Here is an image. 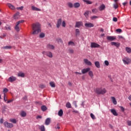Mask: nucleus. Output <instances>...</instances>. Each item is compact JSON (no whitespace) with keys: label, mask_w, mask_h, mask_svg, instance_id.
I'll list each match as a JSON object with an SVG mask.
<instances>
[{"label":"nucleus","mask_w":131,"mask_h":131,"mask_svg":"<svg viewBox=\"0 0 131 131\" xmlns=\"http://www.w3.org/2000/svg\"><path fill=\"white\" fill-rule=\"evenodd\" d=\"M32 28L33 30L32 34H38L39 32H41L40 25L38 23L33 24L32 26Z\"/></svg>","instance_id":"nucleus-1"},{"label":"nucleus","mask_w":131,"mask_h":131,"mask_svg":"<svg viewBox=\"0 0 131 131\" xmlns=\"http://www.w3.org/2000/svg\"><path fill=\"white\" fill-rule=\"evenodd\" d=\"M95 92L97 95H104V94L107 93V91L105 89L97 88L95 90Z\"/></svg>","instance_id":"nucleus-2"},{"label":"nucleus","mask_w":131,"mask_h":131,"mask_svg":"<svg viewBox=\"0 0 131 131\" xmlns=\"http://www.w3.org/2000/svg\"><path fill=\"white\" fill-rule=\"evenodd\" d=\"M42 54H43V55H46V56H47V57H49V58L53 57V53L50 51H42Z\"/></svg>","instance_id":"nucleus-3"},{"label":"nucleus","mask_w":131,"mask_h":131,"mask_svg":"<svg viewBox=\"0 0 131 131\" xmlns=\"http://www.w3.org/2000/svg\"><path fill=\"white\" fill-rule=\"evenodd\" d=\"M4 125L5 127H7L8 128H12L13 127V124L8 122H4Z\"/></svg>","instance_id":"nucleus-4"},{"label":"nucleus","mask_w":131,"mask_h":131,"mask_svg":"<svg viewBox=\"0 0 131 131\" xmlns=\"http://www.w3.org/2000/svg\"><path fill=\"white\" fill-rule=\"evenodd\" d=\"M16 79L17 78L15 77L12 76L8 78V81L10 82H13L16 81Z\"/></svg>","instance_id":"nucleus-5"},{"label":"nucleus","mask_w":131,"mask_h":131,"mask_svg":"<svg viewBox=\"0 0 131 131\" xmlns=\"http://www.w3.org/2000/svg\"><path fill=\"white\" fill-rule=\"evenodd\" d=\"M61 24H62V18H59L57 20V24L56 25L57 28H59Z\"/></svg>","instance_id":"nucleus-6"},{"label":"nucleus","mask_w":131,"mask_h":131,"mask_svg":"<svg viewBox=\"0 0 131 131\" xmlns=\"http://www.w3.org/2000/svg\"><path fill=\"white\" fill-rule=\"evenodd\" d=\"M100 47V45L95 43V42H92L91 45V48H99Z\"/></svg>","instance_id":"nucleus-7"},{"label":"nucleus","mask_w":131,"mask_h":131,"mask_svg":"<svg viewBox=\"0 0 131 131\" xmlns=\"http://www.w3.org/2000/svg\"><path fill=\"white\" fill-rule=\"evenodd\" d=\"M47 48L48 50H54V49H55V46H54V45H53L48 43V44L47 45Z\"/></svg>","instance_id":"nucleus-8"},{"label":"nucleus","mask_w":131,"mask_h":131,"mask_svg":"<svg viewBox=\"0 0 131 131\" xmlns=\"http://www.w3.org/2000/svg\"><path fill=\"white\" fill-rule=\"evenodd\" d=\"M91 70V68H88L86 69H83L82 71L81 72L82 74H85V73L89 72V71Z\"/></svg>","instance_id":"nucleus-9"},{"label":"nucleus","mask_w":131,"mask_h":131,"mask_svg":"<svg viewBox=\"0 0 131 131\" xmlns=\"http://www.w3.org/2000/svg\"><path fill=\"white\" fill-rule=\"evenodd\" d=\"M122 61L124 64H126L127 65L130 63V59L128 58H125L124 59H122Z\"/></svg>","instance_id":"nucleus-10"},{"label":"nucleus","mask_w":131,"mask_h":131,"mask_svg":"<svg viewBox=\"0 0 131 131\" xmlns=\"http://www.w3.org/2000/svg\"><path fill=\"white\" fill-rule=\"evenodd\" d=\"M83 61L86 65H88V66H92V62L90 61V60H89L88 59H84Z\"/></svg>","instance_id":"nucleus-11"},{"label":"nucleus","mask_w":131,"mask_h":131,"mask_svg":"<svg viewBox=\"0 0 131 131\" xmlns=\"http://www.w3.org/2000/svg\"><path fill=\"white\" fill-rule=\"evenodd\" d=\"M112 46H115L116 48H119L120 47V43L116 42H111Z\"/></svg>","instance_id":"nucleus-12"},{"label":"nucleus","mask_w":131,"mask_h":131,"mask_svg":"<svg viewBox=\"0 0 131 131\" xmlns=\"http://www.w3.org/2000/svg\"><path fill=\"white\" fill-rule=\"evenodd\" d=\"M116 39V38L114 36H108L106 37V39H107V40H110L111 41H113V40H114V39Z\"/></svg>","instance_id":"nucleus-13"},{"label":"nucleus","mask_w":131,"mask_h":131,"mask_svg":"<svg viewBox=\"0 0 131 131\" xmlns=\"http://www.w3.org/2000/svg\"><path fill=\"white\" fill-rule=\"evenodd\" d=\"M31 9L32 11H36L37 12H40L41 11V9L37 8L35 6H31Z\"/></svg>","instance_id":"nucleus-14"},{"label":"nucleus","mask_w":131,"mask_h":131,"mask_svg":"<svg viewBox=\"0 0 131 131\" xmlns=\"http://www.w3.org/2000/svg\"><path fill=\"white\" fill-rule=\"evenodd\" d=\"M85 27L91 28V27H94V24L89 23H85Z\"/></svg>","instance_id":"nucleus-15"},{"label":"nucleus","mask_w":131,"mask_h":131,"mask_svg":"<svg viewBox=\"0 0 131 131\" xmlns=\"http://www.w3.org/2000/svg\"><path fill=\"white\" fill-rule=\"evenodd\" d=\"M20 17V12H17L13 16L14 19H18Z\"/></svg>","instance_id":"nucleus-16"},{"label":"nucleus","mask_w":131,"mask_h":131,"mask_svg":"<svg viewBox=\"0 0 131 131\" xmlns=\"http://www.w3.org/2000/svg\"><path fill=\"white\" fill-rule=\"evenodd\" d=\"M111 112L114 115V116H118V114L116 112V111L114 109L111 110Z\"/></svg>","instance_id":"nucleus-17"},{"label":"nucleus","mask_w":131,"mask_h":131,"mask_svg":"<svg viewBox=\"0 0 131 131\" xmlns=\"http://www.w3.org/2000/svg\"><path fill=\"white\" fill-rule=\"evenodd\" d=\"M82 24V22L81 21H77L76 23V25L75 26V27H77L78 28H79V27H81V26Z\"/></svg>","instance_id":"nucleus-18"},{"label":"nucleus","mask_w":131,"mask_h":131,"mask_svg":"<svg viewBox=\"0 0 131 131\" xmlns=\"http://www.w3.org/2000/svg\"><path fill=\"white\" fill-rule=\"evenodd\" d=\"M51 123V119L50 118H48L46 120H45V125H49Z\"/></svg>","instance_id":"nucleus-19"},{"label":"nucleus","mask_w":131,"mask_h":131,"mask_svg":"<svg viewBox=\"0 0 131 131\" xmlns=\"http://www.w3.org/2000/svg\"><path fill=\"white\" fill-rule=\"evenodd\" d=\"M17 76H18V77H25V74H24V73L19 72L17 74Z\"/></svg>","instance_id":"nucleus-20"},{"label":"nucleus","mask_w":131,"mask_h":131,"mask_svg":"<svg viewBox=\"0 0 131 131\" xmlns=\"http://www.w3.org/2000/svg\"><path fill=\"white\" fill-rule=\"evenodd\" d=\"M7 6L9 9H11V10H15V6H14L13 5L11 4H8Z\"/></svg>","instance_id":"nucleus-21"},{"label":"nucleus","mask_w":131,"mask_h":131,"mask_svg":"<svg viewBox=\"0 0 131 131\" xmlns=\"http://www.w3.org/2000/svg\"><path fill=\"white\" fill-rule=\"evenodd\" d=\"M41 110L45 112V111H46V110H48V107L46 105H42L41 106Z\"/></svg>","instance_id":"nucleus-22"},{"label":"nucleus","mask_w":131,"mask_h":131,"mask_svg":"<svg viewBox=\"0 0 131 131\" xmlns=\"http://www.w3.org/2000/svg\"><path fill=\"white\" fill-rule=\"evenodd\" d=\"M12 48H13L12 46H6L2 47V49H4V50H11Z\"/></svg>","instance_id":"nucleus-23"},{"label":"nucleus","mask_w":131,"mask_h":131,"mask_svg":"<svg viewBox=\"0 0 131 131\" xmlns=\"http://www.w3.org/2000/svg\"><path fill=\"white\" fill-rule=\"evenodd\" d=\"M75 34L76 36H79V35H80V31H79V29H76Z\"/></svg>","instance_id":"nucleus-24"},{"label":"nucleus","mask_w":131,"mask_h":131,"mask_svg":"<svg viewBox=\"0 0 131 131\" xmlns=\"http://www.w3.org/2000/svg\"><path fill=\"white\" fill-rule=\"evenodd\" d=\"M74 7L77 9V8H79L80 7V4L79 3H76L74 4Z\"/></svg>","instance_id":"nucleus-25"},{"label":"nucleus","mask_w":131,"mask_h":131,"mask_svg":"<svg viewBox=\"0 0 131 131\" xmlns=\"http://www.w3.org/2000/svg\"><path fill=\"white\" fill-rule=\"evenodd\" d=\"M89 75L90 76L91 78H94V73H93V71H90L89 72Z\"/></svg>","instance_id":"nucleus-26"},{"label":"nucleus","mask_w":131,"mask_h":131,"mask_svg":"<svg viewBox=\"0 0 131 131\" xmlns=\"http://www.w3.org/2000/svg\"><path fill=\"white\" fill-rule=\"evenodd\" d=\"M111 99L112 100L113 104H114V105H116V104H117V101H116V99H115V97H112Z\"/></svg>","instance_id":"nucleus-27"},{"label":"nucleus","mask_w":131,"mask_h":131,"mask_svg":"<svg viewBox=\"0 0 131 131\" xmlns=\"http://www.w3.org/2000/svg\"><path fill=\"white\" fill-rule=\"evenodd\" d=\"M105 8V5L104 4L101 5L99 8V11H103V10H104Z\"/></svg>","instance_id":"nucleus-28"},{"label":"nucleus","mask_w":131,"mask_h":131,"mask_svg":"<svg viewBox=\"0 0 131 131\" xmlns=\"http://www.w3.org/2000/svg\"><path fill=\"white\" fill-rule=\"evenodd\" d=\"M58 116H60V117L63 116V110L62 109L58 111Z\"/></svg>","instance_id":"nucleus-29"},{"label":"nucleus","mask_w":131,"mask_h":131,"mask_svg":"<svg viewBox=\"0 0 131 131\" xmlns=\"http://www.w3.org/2000/svg\"><path fill=\"white\" fill-rule=\"evenodd\" d=\"M39 128L41 131H46V128H45V125H43L39 126Z\"/></svg>","instance_id":"nucleus-30"},{"label":"nucleus","mask_w":131,"mask_h":131,"mask_svg":"<svg viewBox=\"0 0 131 131\" xmlns=\"http://www.w3.org/2000/svg\"><path fill=\"white\" fill-rule=\"evenodd\" d=\"M95 65L97 68H100V67H101V66H100V62L99 61L95 62Z\"/></svg>","instance_id":"nucleus-31"},{"label":"nucleus","mask_w":131,"mask_h":131,"mask_svg":"<svg viewBox=\"0 0 131 131\" xmlns=\"http://www.w3.org/2000/svg\"><path fill=\"white\" fill-rule=\"evenodd\" d=\"M83 2H84V3H86L87 5H92V4H93V2L89 0H83Z\"/></svg>","instance_id":"nucleus-32"},{"label":"nucleus","mask_w":131,"mask_h":131,"mask_svg":"<svg viewBox=\"0 0 131 131\" xmlns=\"http://www.w3.org/2000/svg\"><path fill=\"white\" fill-rule=\"evenodd\" d=\"M20 116H21V117H25L26 116V113L24 111L21 112Z\"/></svg>","instance_id":"nucleus-33"},{"label":"nucleus","mask_w":131,"mask_h":131,"mask_svg":"<svg viewBox=\"0 0 131 131\" xmlns=\"http://www.w3.org/2000/svg\"><path fill=\"white\" fill-rule=\"evenodd\" d=\"M15 30L17 32H19V31H20V29L19 28V25H17L15 26Z\"/></svg>","instance_id":"nucleus-34"},{"label":"nucleus","mask_w":131,"mask_h":131,"mask_svg":"<svg viewBox=\"0 0 131 131\" xmlns=\"http://www.w3.org/2000/svg\"><path fill=\"white\" fill-rule=\"evenodd\" d=\"M7 109V105H3L2 107V113H5V110Z\"/></svg>","instance_id":"nucleus-35"},{"label":"nucleus","mask_w":131,"mask_h":131,"mask_svg":"<svg viewBox=\"0 0 131 131\" xmlns=\"http://www.w3.org/2000/svg\"><path fill=\"white\" fill-rule=\"evenodd\" d=\"M10 122H12V123H17V120L16 119H10Z\"/></svg>","instance_id":"nucleus-36"},{"label":"nucleus","mask_w":131,"mask_h":131,"mask_svg":"<svg viewBox=\"0 0 131 131\" xmlns=\"http://www.w3.org/2000/svg\"><path fill=\"white\" fill-rule=\"evenodd\" d=\"M50 85L51 88H56V84H55V83H54V82H50Z\"/></svg>","instance_id":"nucleus-37"},{"label":"nucleus","mask_w":131,"mask_h":131,"mask_svg":"<svg viewBox=\"0 0 131 131\" xmlns=\"http://www.w3.org/2000/svg\"><path fill=\"white\" fill-rule=\"evenodd\" d=\"M45 36H46V34H45V33H41L39 34V37L40 38H43V37H45Z\"/></svg>","instance_id":"nucleus-38"},{"label":"nucleus","mask_w":131,"mask_h":131,"mask_svg":"<svg viewBox=\"0 0 131 131\" xmlns=\"http://www.w3.org/2000/svg\"><path fill=\"white\" fill-rule=\"evenodd\" d=\"M68 6L69 8H73L74 6L73 4H72L71 2H69L68 3Z\"/></svg>","instance_id":"nucleus-39"},{"label":"nucleus","mask_w":131,"mask_h":131,"mask_svg":"<svg viewBox=\"0 0 131 131\" xmlns=\"http://www.w3.org/2000/svg\"><path fill=\"white\" fill-rule=\"evenodd\" d=\"M8 92H9V90L7 88H4L3 90V93L4 95H6V93H8Z\"/></svg>","instance_id":"nucleus-40"},{"label":"nucleus","mask_w":131,"mask_h":131,"mask_svg":"<svg viewBox=\"0 0 131 131\" xmlns=\"http://www.w3.org/2000/svg\"><path fill=\"white\" fill-rule=\"evenodd\" d=\"M67 108H71V103L70 102H67L66 104Z\"/></svg>","instance_id":"nucleus-41"},{"label":"nucleus","mask_w":131,"mask_h":131,"mask_svg":"<svg viewBox=\"0 0 131 131\" xmlns=\"http://www.w3.org/2000/svg\"><path fill=\"white\" fill-rule=\"evenodd\" d=\"M98 10L97 9H94L92 10V13H93V14H97V13H98Z\"/></svg>","instance_id":"nucleus-42"},{"label":"nucleus","mask_w":131,"mask_h":131,"mask_svg":"<svg viewBox=\"0 0 131 131\" xmlns=\"http://www.w3.org/2000/svg\"><path fill=\"white\" fill-rule=\"evenodd\" d=\"M125 50L126 51L127 53H131V49L128 47H126L125 48Z\"/></svg>","instance_id":"nucleus-43"},{"label":"nucleus","mask_w":131,"mask_h":131,"mask_svg":"<svg viewBox=\"0 0 131 131\" xmlns=\"http://www.w3.org/2000/svg\"><path fill=\"white\" fill-rule=\"evenodd\" d=\"M69 46H75V44L74 43V42L70 41L68 42Z\"/></svg>","instance_id":"nucleus-44"},{"label":"nucleus","mask_w":131,"mask_h":131,"mask_svg":"<svg viewBox=\"0 0 131 131\" xmlns=\"http://www.w3.org/2000/svg\"><path fill=\"white\" fill-rule=\"evenodd\" d=\"M89 14H90V11H86L84 13V16L86 17H88V16H89Z\"/></svg>","instance_id":"nucleus-45"},{"label":"nucleus","mask_w":131,"mask_h":131,"mask_svg":"<svg viewBox=\"0 0 131 131\" xmlns=\"http://www.w3.org/2000/svg\"><path fill=\"white\" fill-rule=\"evenodd\" d=\"M16 10H17L18 11H19V10H20V11H23V9H24V7L21 6L20 7H17L16 8Z\"/></svg>","instance_id":"nucleus-46"},{"label":"nucleus","mask_w":131,"mask_h":131,"mask_svg":"<svg viewBox=\"0 0 131 131\" xmlns=\"http://www.w3.org/2000/svg\"><path fill=\"white\" fill-rule=\"evenodd\" d=\"M68 52H69V54H73V53H74V50H73L72 49H70L68 50Z\"/></svg>","instance_id":"nucleus-47"},{"label":"nucleus","mask_w":131,"mask_h":131,"mask_svg":"<svg viewBox=\"0 0 131 131\" xmlns=\"http://www.w3.org/2000/svg\"><path fill=\"white\" fill-rule=\"evenodd\" d=\"M90 116H91V118H92L93 119H96V116H94V114L91 113L90 114Z\"/></svg>","instance_id":"nucleus-48"},{"label":"nucleus","mask_w":131,"mask_h":131,"mask_svg":"<svg viewBox=\"0 0 131 131\" xmlns=\"http://www.w3.org/2000/svg\"><path fill=\"white\" fill-rule=\"evenodd\" d=\"M56 41L58 42H63V41H62V39L61 38H58L56 39Z\"/></svg>","instance_id":"nucleus-49"},{"label":"nucleus","mask_w":131,"mask_h":131,"mask_svg":"<svg viewBox=\"0 0 131 131\" xmlns=\"http://www.w3.org/2000/svg\"><path fill=\"white\" fill-rule=\"evenodd\" d=\"M39 87L40 88V89H45V88H46V85H45L44 84H40L39 85Z\"/></svg>","instance_id":"nucleus-50"},{"label":"nucleus","mask_w":131,"mask_h":131,"mask_svg":"<svg viewBox=\"0 0 131 131\" xmlns=\"http://www.w3.org/2000/svg\"><path fill=\"white\" fill-rule=\"evenodd\" d=\"M73 104L75 106V108H77V104L76 103V101H74L73 102Z\"/></svg>","instance_id":"nucleus-51"},{"label":"nucleus","mask_w":131,"mask_h":131,"mask_svg":"<svg viewBox=\"0 0 131 131\" xmlns=\"http://www.w3.org/2000/svg\"><path fill=\"white\" fill-rule=\"evenodd\" d=\"M21 23H24V20H19L17 23V25H19V24H21Z\"/></svg>","instance_id":"nucleus-52"},{"label":"nucleus","mask_w":131,"mask_h":131,"mask_svg":"<svg viewBox=\"0 0 131 131\" xmlns=\"http://www.w3.org/2000/svg\"><path fill=\"white\" fill-rule=\"evenodd\" d=\"M117 32H118L119 33H121V32H122V30H121V29H117L116 30Z\"/></svg>","instance_id":"nucleus-53"},{"label":"nucleus","mask_w":131,"mask_h":131,"mask_svg":"<svg viewBox=\"0 0 131 131\" xmlns=\"http://www.w3.org/2000/svg\"><path fill=\"white\" fill-rule=\"evenodd\" d=\"M62 27H66V23L65 22V21H62Z\"/></svg>","instance_id":"nucleus-54"},{"label":"nucleus","mask_w":131,"mask_h":131,"mask_svg":"<svg viewBox=\"0 0 131 131\" xmlns=\"http://www.w3.org/2000/svg\"><path fill=\"white\" fill-rule=\"evenodd\" d=\"M104 64L105 65H106V66H109V61H108L107 60H105L104 61Z\"/></svg>","instance_id":"nucleus-55"},{"label":"nucleus","mask_w":131,"mask_h":131,"mask_svg":"<svg viewBox=\"0 0 131 131\" xmlns=\"http://www.w3.org/2000/svg\"><path fill=\"white\" fill-rule=\"evenodd\" d=\"M55 128H57V129H60V124L57 123L56 126L55 127Z\"/></svg>","instance_id":"nucleus-56"},{"label":"nucleus","mask_w":131,"mask_h":131,"mask_svg":"<svg viewBox=\"0 0 131 131\" xmlns=\"http://www.w3.org/2000/svg\"><path fill=\"white\" fill-rule=\"evenodd\" d=\"M4 99L5 102H7V101H8V98L6 97V94L4 95Z\"/></svg>","instance_id":"nucleus-57"},{"label":"nucleus","mask_w":131,"mask_h":131,"mask_svg":"<svg viewBox=\"0 0 131 131\" xmlns=\"http://www.w3.org/2000/svg\"><path fill=\"white\" fill-rule=\"evenodd\" d=\"M97 18H98V16H93L91 17L92 20H94V19H97Z\"/></svg>","instance_id":"nucleus-58"},{"label":"nucleus","mask_w":131,"mask_h":131,"mask_svg":"<svg viewBox=\"0 0 131 131\" xmlns=\"http://www.w3.org/2000/svg\"><path fill=\"white\" fill-rule=\"evenodd\" d=\"M117 18L116 17H114L113 18V21H114V22H117Z\"/></svg>","instance_id":"nucleus-59"},{"label":"nucleus","mask_w":131,"mask_h":131,"mask_svg":"<svg viewBox=\"0 0 131 131\" xmlns=\"http://www.w3.org/2000/svg\"><path fill=\"white\" fill-rule=\"evenodd\" d=\"M13 101H14V99H11V100H8L7 101V103H12V102H13Z\"/></svg>","instance_id":"nucleus-60"},{"label":"nucleus","mask_w":131,"mask_h":131,"mask_svg":"<svg viewBox=\"0 0 131 131\" xmlns=\"http://www.w3.org/2000/svg\"><path fill=\"white\" fill-rule=\"evenodd\" d=\"M127 123L128 125H129V126H131V121H127Z\"/></svg>","instance_id":"nucleus-61"},{"label":"nucleus","mask_w":131,"mask_h":131,"mask_svg":"<svg viewBox=\"0 0 131 131\" xmlns=\"http://www.w3.org/2000/svg\"><path fill=\"white\" fill-rule=\"evenodd\" d=\"M75 74H76V75H77V74H79V75H81V73H79L78 72H74Z\"/></svg>","instance_id":"nucleus-62"},{"label":"nucleus","mask_w":131,"mask_h":131,"mask_svg":"<svg viewBox=\"0 0 131 131\" xmlns=\"http://www.w3.org/2000/svg\"><path fill=\"white\" fill-rule=\"evenodd\" d=\"M120 108L121 110V111H122L123 112L124 111V107L123 106H120Z\"/></svg>","instance_id":"nucleus-63"},{"label":"nucleus","mask_w":131,"mask_h":131,"mask_svg":"<svg viewBox=\"0 0 131 131\" xmlns=\"http://www.w3.org/2000/svg\"><path fill=\"white\" fill-rule=\"evenodd\" d=\"M114 8L115 9H117V8H118V5H117V4H114Z\"/></svg>","instance_id":"nucleus-64"}]
</instances>
